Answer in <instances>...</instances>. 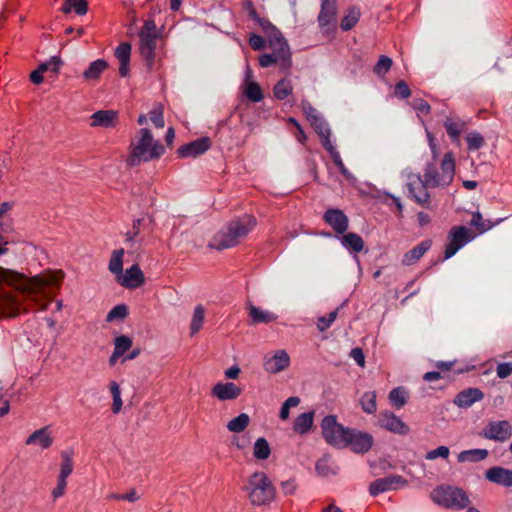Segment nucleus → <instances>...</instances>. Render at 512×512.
<instances>
[{
    "instance_id": "obj_1",
    "label": "nucleus",
    "mask_w": 512,
    "mask_h": 512,
    "mask_svg": "<svg viewBox=\"0 0 512 512\" xmlns=\"http://www.w3.org/2000/svg\"><path fill=\"white\" fill-rule=\"evenodd\" d=\"M249 17L262 29L268 38V47L271 53L259 56L258 63L262 68L278 65L282 72H287L292 66L290 47L279 29L268 19L260 17L255 9L249 11Z\"/></svg>"
},
{
    "instance_id": "obj_2",
    "label": "nucleus",
    "mask_w": 512,
    "mask_h": 512,
    "mask_svg": "<svg viewBox=\"0 0 512 512\" xmlns=\"http://www.w3.org/2000/svg\"><path fill=\"white\" fill-rule=\"evenodd\" d=\"M64 274L61 271L49 272L34 276L31 279L24 278L21 274L0 267V280L15 289L20 290L31 297L48 296L49 289L59 287Z\"/></svg>"
},
{
    "instance_id": "obj_3",
    "label": "nucleus",
    "mask_w": 512,
    "mask_h": 512,
    "mask_svg": "<svg viewBox=\"0 0 512 512\" xmlns=\"http://www.w3.org/2000/svg\"><path fill=\"white\" fill-rule=\"evenodd\" d=\"M139 52L146 63L148 70H153L156 63L160 61L161 47L158 42L161 41V32L158 30L153 19L144 21L139 30Z\"/></svg>"
},
{
    "instance_id": "obj_4",
    "label": "nucleus",
    "mask_w": 512,
    "mask_h": 512,
    "mask_svg": "<svg viewBox=\"0 0 512 512\" xmlns=\"http://www.w3.org/2000/svg\"><path fill=\"white\" fill-rule=\"evenodd\" d=\"M130 148V154L126 160L129 166H138L143 162L158 159L165 152V147L153 139L149 130H145L139 138L135 139Z\"/></svg>"
},
{
    "instance_id": "obj_5",
    "label": "nucleus",
    "mask_w": 512,
    "mask_h": 512,
    "mask_svg": "<svg viewBox=\"0 0 512 512\" xmlns=\"http://www.w3.org/2000/svg\"><path fill=\"white\" fill-rule=\"evenodd\" d=\"M247 493L250 503L254 506H264L270 504L274 498L276 490L264 472H255L243 487Z\"/></svg>"
},
{
    "instance_id": "obj_6",
    "label": "nucleus",
    "mask_w": 512,
    "mask_h": 512,
    "mask_svg": "<svg viewBox=\"0 0 512 512\" xmlns=\"http://www.w3.org/2000/svg\"><path fill=\"white\" fill-rule=\"evenodd\" d=\"M441 170L442 172L439 173L433 163H428L424 168V174L422 176L426 185L431 188L439 186L444 187L452 182L455 172V163L452 153L445 154L441 162Z\"/></svg>"
},
{
    "instance_id": "obj_7",
    "label": "nucleus",
    "mask_w": 512,
    "mask_h": 512,
    "mask_svg": "<svg viewBox=\"0 0 512 512\" xmlns=\"http://www.w3.org/2000/svg\"><path fill=\"white\" fill-rule=\"evenodd\" d=\"M432 500L446 508L464 509L470 500L464 490L452 486H439L431 493Z\"/></svg>"
},
{
    "instance_id": "obj_8",
    "label": "nucleus",
    "mask_w": 512,
    "mask_h": 512,
    "mask_svg": "<svg viewBox=\"0 0 512 512\" xmlns=\"http://www.w3.org/2000/svg\"><path fill=\"white\" fill-rule=\"evenodd\" d=\"M321 428L322 435L328 444L336 448L347 447V438L351 429L339 424L335 416L328 415L324 417Z\"/></svg>"
},
{
    "instance_id": "obj_9",
    "label": "nucleus",
    "mask_w": 512,
    "mask_h": 512,
    "mask_svg": "<svg viewBox=\"0 0 512 512\" xmlns=\"http://www.w3.org/2000/svg\"><path fill=\"white\" fill-rule=\"evenodd\" d=\"M474 233L465 226H453L448 233L444 259L454 256L462 247L474 239Z\"/></svg>"
},
{
    "instance_id": "obj_10",
    "label": "nucleus",
    "mask_w": 512,
    "mask_h": 512,
    "mask_svg": "<svg viewBox=\"0 0 512 512\" xmlns=\"http://www.w3.org/2000/svg\"><path fill=\"white\" fill-rule=\"evenodd\" d=\"M480 435L488 440L506 442L512 436V425L507 420L490 421L483 428Z\"/></svg>"
},
{
    "instance_id": "obj_11",
    "label": "nucleus",
    "mask_w": 512,
    "mask_h": 512,
    "mask_svg": "<svg viewBox=\"0 0 512 512\" xmlns=\"http://www.w3.org/2000/svg\"><path fill=\"white\" fill-rule=\"evenodd\" d=\"M428 187L420 175H412L407 183L408 196L417 204L428 208L430 203Z\"/></svg>"
},
{
    "instance_id": "obj_12",
    "label": "nucleus",
    "mask_w": 512,
    "mask_h": 512,
    "mask_svg": "<svg viewBox=\"0 0 512 512\" xmlns=\"http://www.w3.org/2000/svg\"><path fill=\"white\" fill-rule=\"evenodd\" d=\"M225 226L232 233L237 244H239L254 229L256 219L254 216L246 214L229 221Z\"/></svg>"
},
{
    "instance_id": "obj_13",
    "label": "nucleus",
    "mask_w": 512,
    "mask_h": 512,
    "mask_svg": "<svg viewBox=\"0 0 512 512\" xmlns=\"http://www.w3.org/2000/svg\"><path fill=\"white\" fill-rule=\"evenodd\" d=\"M253 71L246 67L243 82L240 85L241 94L250 102L258 103L263 100L264 94L261 86L254 79Z\"/></svg>"
},
{
    "instance_id": "obj_14",
    "label": "nucleus",
    "mask_w": 512,
    "mask_h": 512,
    "mask_svg": "<svg viewBox=\"0 0 512 512\" xmlns=\"http://www.w3.org/2000/svg\"><path fill=\"white\" fill-rule=\"evenodd\" d=\"M211 147L209 137H201L189 143L180 146L177 154L181 158H196L204 154Z\"/></svg>"
},
{
    "instance_id": "obj_15",
    "label": "nucleus",
    "mask_w": 512,
    "mask_h": 512,
    "mask_svg": "<svg viewBox=\"0 0 512 512\" xmlns=\"http://www.w3.org/2000/svg\"><path fill=\"white\" fill-rule=\"evenodd\" d=\"M406 483L407 481L400 475H389L373 481L369 486V492L372 496H377L380 493L398 489Z\"/></svg>"
},
{
    "instance_id": "obj_16",
    "label": "nucleus",
    "mask_w": 512,
    "mask_h": 512,
    "mask_svg": "<svg viewBox=\"0 0 512 512\" xmlns=\"http://www.w3.org/2000/svg\"><path fill=\"white\" fill-rule=\"evenodd\" d=\"M373 445V437L369 433L351 429L348 438L347 446H349L355 453H366Z\"/></svg>"
},
{
    "instance_id": "obj_17",
    "label": "nucleus",
    "mask_w": 512,
    "mask_h": 512,
    "mask_svg": "<svg viewBox=\"0 0 512 512\" xmlns=\"http://www.w3.org/2000/svg\"><path fill=\"white\" fill-rule=\"evenodd\" d=\"M323 219L337 234H344L348 229V217L340 209L330 208L326 210Z\"/></svg>"
},
{
    "instance_id": "obj_18",
    "label": "nucleus",
    "mask_w": 512,
    "mask_h": 512,
    "mask_svg": "<svg viewBox=\"0 0 512 512\" xmlns=\"http://www.w3.org/2000/svg\"><path fill=\"white\" fill-rule=\"evenodd\" d=\"M378 422L382 428L392 433L399 435H407L409 433V427L392 412L385 411L380 413Z\"/></svg>"
},
{
    "instance_id": "obj_19",
    "label": "nucleus",
    "mask_w": 512,
    "mask_h": 512,
    "mask_svg": "<svg viewBox=\"0 0 512 512\" xmlns=\"http://www.w3.org/2000/svg\"><path fill=\"white\" fill-rule=\"evenodd\" d=\"M145 281L144 274L137 264L132 265L125 273L117 277V282L129 289L140 287Z\"/></svg>"
},
{
    "instance_id": "obj_20",
    "label": "nucleus",
    "mask_w": 512,
    "mask_h": 512,
    "mask_svg": "<svg viewBox=\"0 0 512 512\" xmlns=\"http://www.w3.org/2000/svg\"><path fill=\"white\" fill-rule=\"evenodd\" d=\"M131 51L132 46L128 42L120 43L114 51V56L119 62V74L121 77H127L130 73Z\"/></svg>"
},
{
    "instance_id": "obj_21",
    "label": "nucleus",
    "mask_w": 512,
    "mask_h": 512,
    "mask_svg": "<svg viewBox=\"0 0 512 512\" xmlns=\"http://www.w3.org/2000/svg\"><path fill=\"white\" fill-rule=\"evenodd\" d=\"M290 365V357L284 350H278L272 357L264 362V369L269 373H279Z\"/></svg>"
},
{
    "instance_id": "obj_22",
    "label": "nucleus",
    "mask_w": 512,
    "mask_h": 512,
    "mask_svg": "<svg viewBox=\"0 0 512 512\" xmlns=\"http://www.w3.org/2000/svg\"><path fill=\"white\" fill-rule=\"evenodd\" d=\"M212 395L221 401L234 400L238 398L242 390L233 382L217 383L212 389Z\"/></svg>"
},
{
    "instance_id": "obj_23",
    "label": "nucleus",
    "mask_w": 512,
    "mask_h": 512,
    "mask_svg": "<svg viewBox=\"0 0 512 512\" xmlns=\"http://www.w3.org/2000/svg\"><path fill=\"white\" fill-rule=\"evenodd\" d=\"M238 245L232 233L223 226L210 240L208 246L216 250H224Z\"/></svg>"
},
{
    "instance_id": "obj_24",
    "label": "nucleus",
    "mask_w": 512,
    "mask_h": 512,
    "mask_svg": "<svg viewBox=\"0 0 512 512\" xmlns=\"http://www.w3.org/2000/svg\"><path fill=\"white\" fill-rule=\"evenodd\" d=\"M337 13V0H321V9L318 15V23L326 27L335 22Z\"/></svg>"
},
{
    "instance_id": "obj_25",
    "label": "nucleus",
    "mask_w": 512,
    "mask_h": 512,
    "mask_svg": "<svg viewBox=\"0 0 512 512\" xmlns=\"http://www.w3.org/2000/svg\"><path fill=\"white\" fill-rule=\"evenodd\" d=\"M485 477L490 482L498 485L512 487V470L499 466L492 467L486 471Z\"/></svg>"
},
{
    "instance_id": "obj_26",
    "label": "nucleus",
    "mask_w": 512,
    "mask_h": 512,
    "mask_svg": "<svg viewBox=\"0 0 512 512\" xmlns=\"http://www.w3.org/2000/svg\"><path fill=\"white\" fill-rule=\"evenodd\" d=\"M484 394L478 388H468L457 394L454 403L460 408H469L474 403L482 400Z\"/></svg>"
},
{
    "instance_id": "obj_27",
    "label": "nucleus",
    "mask_w": 512,
    "mask_h": 512,
    "mask_svg": "<svg viewBox=\"0 0 512 512\" xmlns=\"http://www.w3.org/2000/svg\"><path fill=\"white\" fill-rule=\"evenodd\" d=\"M248 315L250 317V323L253 325L261 323H271L277 320V315L273 312L262 310L253 304H248Z\"/></svg>"
},
{
    "instance_id": "obj_28",
    "label": "nucleus",
    "mask_w": 512,
    "mask_h": 512,
    "mask_svg": "<svg viewBox=\"0 0 512 512\" xmlns=\"http://www.w3.org/2000/svg\"><path fill=\"white\" fill-rule=\"evenodd\" d=\"M145 220L142 218H138L133 220L132 229L127 231L125 234V242L130 245V247H134L136 244L141 246L144 242V237L141 234V228H146Z\"/></svg>"
},
{
    "instance_id": "obj_29",
    "label": "nucleus",
    "mask_w": 512,
    "mask_h": 512,
    "mask_svg": "<svg viewBox=\"0 0 512 512\" xmlns=\"http://www.w3.org/2000/svg\"><path fill=\"white\" fill-rule=\"evenodd\" d=\"M117 115V112L114 110H99L91 116V126H102L105 128L115 126V120L117 119Z\"/></svg>"
},
{
    "instance_id": "obj_30",
    "label": "nucleus",
    "mask_w": 512,
    "mask_h": 512,
    "mask_svg": "<svg viewBox=\"0 0 512 512\" xmlns=\"http://www.w3.org/2000/svg\"><path fill=\"white\" fill-rule=\"evenodd\" d=\"M53 443V438L48 431V427H43L34 431L26 440L27 445L38 444L43 449L49 448Z\"/></svg>"
},
{
    "instance_id": "obj_31",
    "label": "nucleus",
    "mask_w": 512,
    "mask_h": 512,
    "mask_svg": "<svg viewBox=\"0 0 512 512\" xmlns=\"http://www.w3.org/2000/svg\"><path fill=\"white\" fill-rule=\"evenodd\" d=\"M431 240H424L417 246L405 253L403 258V264L412 265L418 261L431 247Z\"/></svg>"
},
{
    "instance_id": "obj_32",
    "label": "nucleus",
    "mask_w": 512,
    "mask_h": 512,
    "mask_svg": "<svg viewBox=\"0 0 512 512\" xmlns=\"http://www.w3.org/2000/svg\"><path fill=\"white\" fill-rule=\"evenodd\" d=\"M150 124L155 126V128H163L164 126V119H163V107L162 105L158 104L149 112V121L147 116L140 115L138 117V124L143 126Z\"/></svg>"
},
{
    "instance_id": "obj_33",
    "label": "nucleus",
    "mask_w": 512,
    "mask_h": 512,
    "mask_svg": "<svg viewBox=\"0 0 512 512\" xmlns=\"http://www.w3.org/2000/svg\"><path fill=\"white\" fill-rule=\"evenodd\" d=\"M60 61L56 58H53L50 62L42 63L39 67L32 71L30 74V80L34 84H40L43 82V73L47 70L51 69L53 72H58L60 68Z\"/></svg>"
},
{
    "instance_id": "obj_34",
    "label": "nucleus",
    "mask_w": 512,
    "mask_h": 512,
    "mask_svg": "<svg viewBox=\"0 0 512 512\" xmlns=\"http://www.w3.org/2000/svg\"><path fill=\"white\" fill-rule=\"evenodd\" d=\"M303 112L311 128H323L325 120L322 114L309 103L302 104Z\"/></svg>"
},
{
    "instance_id": "obj_35",
    "label": "nucleus",
    "mask_w": 512,
    "mask_h": 512,
    "mask_svg": "<svg viewBox=\"0 0 512 512\" xmlns=\"http://www.w3.org/2000/svg\"><path fill=\"white\" fill-rule=\"evenodd\" d=\"M314 421V412L309 411L297 416L293 424V430L298 434H306L310 431Z\"/></svg>"
},
{
    "instance_id": "obj_36",
    "label": "nucleus",
    "mask_w": 512,
    "mask_h": 512,
    "mask_svg": "<svg viewBox=\"0 0 512 512\" xmlns=\"http://www.w3.org/2000/svg\"><path fill=\"white\" fill-rule=\"evenodd\" d=\"M341 244L348 250L359 253L364 248V241L362 237L356 233L350 232L344 234L341 238Z\"/></svg>"
},
{
    "instance_id": "obj_37",
    "label": "nucleus",
    "mask_w": 512,
    "mask_h": 512,
    "mask_svg": "<svg viewBox=\"0 0 512 512\" xmlns=\"http://www.w3.org/2000/svg\"><path fill=\"white\" fill-rule=\"evenodd\" d=\"M107 68L108 62L106 60L97 59L90 63L88 68L84 71L83 77L85 80H97Z\"/></svg>"
},
{
    "instance_id": "obj_38",
    "label": "nucleus",
    "mask_w": 512,
    "mask_h": 512,
    "mask_svg": "<svg viewBox=\"0 0 512 512\" xmlns=\"http://www.w3.org/2000/svg\"><path fill=\"white\" fill-rule=\"evenodd\" d=\"M293 92L292 81L288 78H282L273 87V95L277 100H285Z\"/></svg>"
},
{
    "instance_id": "obj_39",
    "label": "nucleus",
    "mask_w": 512,
    "mask_h": 512,
    "mask_svg": "<svg viewBox=\"0 0 512 512\" xmlns=\"http://www.w3.org/2000/svg\"><path fill=\"white\" fill-rule=\"evenodd\" d=\"M61 11L65 14L75 12L77 15H84L88 11V3L86 0H65Z\"/></svg>"
},
{
    "instance_id": "obj_40",
    "label": "nucleus",
    "mask_w": 512,
    "mask_h": 512,
    "mask_svg": "<svg viewBox=\"0 0 512 512\" xmlns=\"http://www.w3.org/2000/svg\"><path fill=\"white\" fill-rule=\"evenodd\" d=\"M361 16L360 9L353 6L348 9L347 13L343 17L340 23V27L343 31L351 30L359 21Z\"/></svg>"
},
{
    "instance_id": "obj_41",
    "label": "nucleus",
    "mask_w": 512,
    "mask_h": 512,
    "mask_svg": "<svg viewBox=\"0 0 512 512\" xmlns=\"http://www.w3.org/2000/svg\"><path fill=\"white\" fill-rule=\"evenodd\" d=\"M488 451L486 449H470L459 453V462H477L486 459Z\"/></svg>"
},
{
    "instance_id": "obj_42",
    "label": "nucleus",
    "mask_w": 512,
    "mask_h": 512,
    "mask_svg": "<svg viewBox=\"0 0 512 512\" xmlns=\"http://www.w3.org/2000/svg\"><path fill=\"white\" fill-rule=\"evenodd\" d=\"M250 423V417L246 413H241L237 417L230 420L227 424L229 431L234 433L243 432Z\"/></svg>"
},
{
    "instance_id": "obj_43",
    "label": "nucleus",
    "mask_w": 512,
    "mask_h": 512,
    "mask_svg": "<svg viewBox=\"0 0 512 512\" xmlns=\"http://www.w3.org/2000/svg\"><path fill=\"white\" fill-rule=\"evenodd\" d=\"M123 255V249L115 250L109 262V270L111 273L116 275V278L123 272Z\"/></svg>"
},
{
    "instance_id": "obj_44",
    "label": "nucleus",
    "mask_w": 512,
    "mask_h": 512,
    "mask_svg": "<svg viewBox=\"0 0 512 512\" xmlns=\"http://www.w3.org/2000/svg\"><path fill=\"white\" fill-rule=\"evenodd\" d=\"M72 451H62L61 452V467H60V474L58 477L67 479V477L72 473L73 471V460H72Z\"/></svg>"
},
{
    "instance_id": "obj_45",
    "label": "nucleus",
    "mask_w": 512,
    "mask_h": 512,
    "mask_svg": "<svg viewBox=\"0 0 512 512\" xmlns=\"http://www.w3.org/2000/svg\"><path fill=\"white\" fill-rule=\"evenodd\" d=\"M360 405L364 412L375 413L377 410L376 393L374 391L365 392L360 399Z\"/></svg>"
},
{
    "instance_id": "obj_46",
    "label": "nucleus",
    "mask_w": 512,
    "mask_h": 512,
    "mask_svg": "<svg viewBox=\"0 0 512 512\" xmlns=\"http://www.w3.org/2000/svg\"><path fill=\"white\" fill-rule=\"evenodd\" d=\"M389 399L391 403L397 407H403L407 402V391L403 387H396L389 393Z\"/></svg>"
},
{
    "instance_id": "obj_47",
    "label": "nucleus",
    "mask_w": 512,
    "mask_h": 512,
    "mask_svg": "<svg viewBox=\"0 0 512 512\" xmlns=\"http://www.w3.org/2000/svg\"><path fill=\"white\" fill-rule=\"evenodd\" d=\"M271 453L269 443L265 438H258L254 444V457L265 460Z\"/></svg>"
},
{
    "instance_id": "obj_48",
    "label": "nucleus",
    "mask_w": 512,
    "mask_h": 512,
    "mask_svg": "<svg viewBox=\"0 0 512 512\" xmlns=\"http://www.w3.org/2000/svg\"><path fill=\"white\" fill-rule=\"evenodd\" d=\"M393 61L390 57L381 55L373 68V72L379 76L384 77L391 69Z\"/></svg>"
},
{
    "instance_id": "obj_49",
    "label": "nucleus",
    "mask_w": 512,
    "mask_h": 512,
    "mask_svg": "<svg viewBox=\"0 0 512 512\" xmlns=\"http://www.w3.org/2000/svg\"><path fill=\"white\" fill-rule=\"evenodd\" d=\"M470 225L475 227L479 233H484L491 229L494 224L489 220H484L480 212H475L472 214Z\"/></svg>"
},
{
    "instance_id": "obj_50",
    "label": "nucleus",
    "mask_w": 512,
    "mask_h": 512,
    "mask_svg": "<svg viewBox=\"0 0 512 512\" xmlns=\"http://www.w3.org/2000/svg\"><path fill=\"white\" fill-rule=\"evenodd\" d=\"M203 321H204V308L202 305H197L195 307L191 325H190V330H191L192 335L197 333L201 329Z\"/></svg>"
},
{
    "instance_id": "obj_51",
    "label": "nucleus",
    "mask_w": 512,
    "mask_h": 512,
    "mask_svg": "<svg viewBox=\"0 0 512 512\" xmlns=\"http://www.w3.org/2000/svg\"><path fill=\"white\" fill-rule=\"evenodd\" d=\"M132 339L126 335H121L114 340V351L117 355H123L132 347Z\"/></svg>"
},
{
    "instance_id": "obj_52",
    "label": "nucleus",
    "mask_w": 512,
    "mask_h": 512,
    "mask_svg": "<svg viewBox=\"0 0 512 512\" xmlns=\"http://www.w3.org/2000/svg\"><path fill=\"white\" fill-rule=\"evenodd\" d=\"M410 105L417 112L419 117L427 116L430 114L431 107L428 102L422 98H415L411 101Z\"/></svg>"
},
{
    "instance_id": "obj_53",
    "label": "nucleus",
    "mask_w": 512,
    "mask_h": 512,
    "mask_svg": "<svg viewBox=\"0 0 512 512\" xmlns=\"http://www.w3.org/2000/svg\"><path fill=\"white\" fill-rule=\"evenodd\" d=\"M128 315V308L124 304L113 307L106 316V321L111 322L115 319H124Z\"/></svg>"
},
{
    "instance_id": "obj_54",
    "label": "nucleus",
    "mask_w": 512,
    "mask_h": 512,
    "mask_svg": "<svg viewBox=\"0 0 512 512\" xmlns=\"http://www.w3.org/2000/svg\"><path fill=\"white\" fill-rule=\"evenodd\" d=\"M315 469L321 476H328L334 474V470L329 463V457L324 456L316 462Z\"/></svg>"
},
{
    "instance_id": "obj_55",
    "label": "nucleus",
    "mask_w": 512,
    "mask_h": 512,
    "mask_svg": "<svg viewBox=\"0 0 512 512\" xmlns=\"http://www.w3.org/2000/svg\"><path fill=\"white\" fill-rule=\"evenodd\" d=\"M337 311L338 309L330 312L327 316H321L318 318L317 328L319 331L323 332L332 325L337 317Z\"/></svg>"
},
{
    "instance_id": "obj_56",
    "label": "nucleus",
    "mask_w": 512,
    "mask_h": 512,
    "mask_svg": "<svg viewBox=\"0 0 512 512\" xmlns=\"http://www.w3.org/2000/svg\"><path fill=\"white\" fill-rule=\"evenodd\" d=\"M300 403L299 397L293 396L289 397L283 404L280 409L279 417L282 420H286L289 417V410L291 407H296Z\"/></svg>"
},
{
    "instance_id": "obj_57",
    "label": "nucleus",
    "mask_w": 512,
    "mask_h": 512,
    "mask_svg": "<svg viewBox=\"0 0 512 512\" xmlns=\"http://www.w3.org/2000/svg\"><path fill=\"white\" fill-rule=\"evenodd\" d=\"M330 132L331 130H319V136L322 140L324 148L329 152L331 156H333L334 153H338V151L330 140Z\"/></svg>"
},
{
    "instance_id": "obj_58",
    "label": "nucleus",
    "mask_w": 512,
    "mask_h": 512,
    "mask_svg": "<svg viewBox=\"0 0 512 512\" xmlns=\"http://www.w3.org/2000/svg\"><path fill=\"white\" fill-rule=\"evenodd\" d=\"M467 144L469 150H478L484 144V138L480 133L474 132L467 136Z\"/></svg>"
},
{
    "instance_id": "obj_59",
    "label": "nucleus",
    "mask_w": 512,
    "mask_h": 512,
    "mask_svg": "<svg viewBox=\"0 0 512 512\" xmlns=\"http://www.w3.org/2000/svg\"><path fill=\"white\" fill-rule=\"evenodd\" d=\"M394 94L397 98L407 99L411 95V90L407 83L403 80L396 83L394 88Z\"/></svg>"
},
{
    "instance_id": "obj_60",
    "label": "nucleus",
    "mask_w": 512,
    "mask_h": 512,
    "mask_svg": "<svg viewBox=\"0 0 512 512\" xmlns=\"http://www.w3.org/2000/svg\"><path fill=\"white\" fill-rule=\"evenodd\" d=\"M449 448L447 446H439L438 448L427 452L426 459L434 460L438 457L446 459L449 456Z\"/></svg>"
},
{
    "instance_id": "obj_61",
    "label": "nucleus",
    "mask_w": 512,
    "mask_h": 512,
    "mask_svg": "<svg viewBox=\"0 0 512 512\" xmlns=\"http://www.w3.org/2000/svg\"><path fill=\"white\" fill-rule=\"evenodd\" d=\"M248 42H249L250 47L255 51H259V50L263 49L265 46L264 38L255 33H251L249 35Z\"/></svg>"
},
{
    "instance_id": "obj_62",
    "label": "nucleus",
    "mask_w": 512,
    "mask_h": 512,
    "mask_svg": "<svg viewBox=\"0 0 512 512\" xmlns=\"http://www.w3.org/2000/svg\"><path fill=\"white\" fill-rule=\"evenodd\" d=\"M332 157V160L334 162V164L337 166L339 172L346 178V179H351L352 178V174L348 171V169L345 167L342 159H341V156L338 153H334Z\"/></svg>"
},
{
    "instance_id": "obj_63",
    "label": "nucleus",
    "mask_w": 512,
    "mask_h": 512,
    "mask_svg": "<svg viewBox=\"0 0 512 512\" xmlns=\"http://www.w3.org/2000/svg\"><path fill=\"white\" fill-rule=\"evenodd\" d=\"M66 485H67L66 479L58 477L57 485L52 490V493H51L54 500H56L57 498L64 495Z\"/></svg>"
},
{
    "instance_id": "obj_64",
    "label": "nucleus",
    "mask_w": 512,
    "mask_h": 512,
    "mask_svg": "<svg viewBox=\"0 0 512 512\" xmlns=\"http://www.w3.org/2000/svg\"><path fill=\"white\" fill-rule=\"evenodd\" d=\"M497 376L499 378H506L512 374V362L501 363L497 366Z\"/></svg>"
}]
</instances>
